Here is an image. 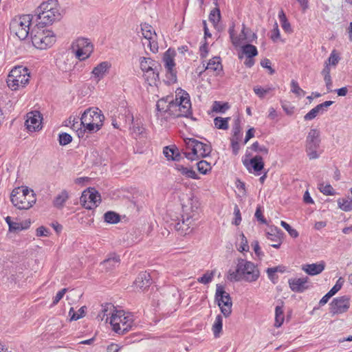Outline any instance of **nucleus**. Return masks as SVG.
<instances>
[{
  "label": "nucleus",
  "mask_w": 352,
  "mask_h": 352,
  "mask_svg": "<svg viewBox=\"0 0 352 352\" xmlns=\"http://www.w3.org/2000/svg\"><path fill=\"white\" fill-rule=\"evenodd\" d=\"M260 276V271L254 263L238 258L235 270H229L228 279L231 282L245 281L253 283Z\"/></svg>",
  "instance_id": "nucleus-1"
},
{
  "label": "nucleus",
  "mask_w": 352,
  "mask_h": 352,
  "mask_svg": "<svg viewBox=\"0 0 352 352\" xmlns=\"http://www.w3.org/2000/svg\"><path fill=\"white\" fill-rule=\"evenodd\" d=\"M109 323L113 330L120 335H123L135 326L133 316L123 310H113L111 314Z\"/></svg>",
  "instance_id": "nucleus-2"
},
{
  "label": "nucleus",
  "mask_w": 352,
  "mask_h": 352,
  "mask_svg": "<svg viewBox=\"0 0 352 352\" xmlns=\"http://www.w3.org/2000/svg\"><path fill=\"white\" fill-rule=\"evenodd\" d=\"M10 201L18 209L28 210L36 203V199L33 190L21 186L13 189L10 194Z\"/></svg>",
  "instance_id": "nucleus-3"
},
{
  "label": "nucleus",
  "mask_w": 352,
  "mask_h": 352,
  "mask_svg": "<svg viewBox=\"0 0 352 352\" xmlns=\"http://www.w3.org/2000/svg\"><path fill=\"white\" fill-rule=\"evenodd\" d=\"M37 19L41 23L47 25L53 23L60 17L59 5L56 0L43 2L36 10Z\"/></svg>",
  "instance_id": "nucleus-4"
},
{
  "label": "nucleus",
  "mask_w": 352,
  "mask_h": 352,
  "mask_svg": "<svg viewBox=\"0 0 352 352\" xmlns=\"http://www.w3.org/2000/svg\"><path fill=\"white\" fill-rule=\"evenodd\" d=\"M104 119V116L100 109L90 107L87 109L82 114L80 125H82L84 131L96 132L103 125Z\"/></svg>",
  "instance_id": "nucleus-5"
},
{
  "label": "nucleus",
  "mask_w": 352,
  "mask_h": 352,
  "mask_svg": "<svg viewBox=\"0 0 352 352\" xmlns=\"http://www.w3.org/2000/svg\"><path fill=\"white\" fill-rule=\"evenodd\" d=\"M186 151L184 155L186 158L191 161L199 158H204L208 156L212 151V146L210 142L204 143L194 138H186L184 140Z\"/></svg>",
  "instance_id": "nucleus-6"
},
{
  "label": "nucleus",
  "mask_w": 352,
  "mask_h": 352,
  "mask_svg": "<svg viewBox=\"0 0 352 352\" xmlns=\"http://www.w3.org/2000/svg\"><path fill=\"white\" fill-rule=\"evenodd\" d=\"M30 80V73L25 67H14L9 73L6 82L12 90H17L24 87Z\"/></svg>",
  "instance_id": "nucleus-7"
},
{
  "label": "nucleus",
  "mask_w": 352,
  "mask_h": 352,
  "mask_svg": "<svg viewBox=\"0 0 352 352\" xmlns=\"http://www.w3.org/2000/svg\"><path fill=\"white\" fill-rule=\"evenodd\" d=\"M31 39L33 45L39 50H45L52 46L56 38L54 33L48 30L34 28L31 32Z\"/></svg>",
  "instance_id": "nucleus-8"
},
{
  "label": "nucleus",
  "mask_w": 352,
  "mask_h": 352,
  "mask_svg": "<svg viewBox=\"0 0 352 352\" xmlns=\"http://www.w3.org/2000/svg\"><path fill=\"white\" fill-rule=\"evenodd\" d=\"M33 16L23 14L14 18L10 23V30L20 40L25 39L30 34V25Z\"/></svg>",
  "instance_id": "nucleus-9"
},
{
  "label": "nucleus",
  "mask_w": 352,
  "mask_h": 352,
  "mask_svg": "<svg viewBox=\"0 0 352 352\" xmlns=\"http://www.w3.org/2000/svg\"><path fill=\"white\" fill-rule=\"evenodd\" d=\"M320 132L317 129H311L306 138L305 151L309 160L318 159L322 151H320Z\"/></svg>",
  "instance_id": "nucleus-10"
},
{
  "label": "nucleus",
  "mask_w": 352,
  "mask_h": 352,
  "mask_svg": "<svg viewBox=\"0 0 352 352\" xmlns=\"http://www.w3.org/2000/svg\"><path fill=\"white\" fill-rule=\"evenodd\" d=\"M174 117L188 116L191 113V103L187 92L180 89L174 102Z\"/></svg>",
  "instance_id": "nucleus-11"
},
{
  "label": "nucleus",
  "mask_w": 352,
  "mask_h": 352,
  "mask_svg": "<svg viewBox=\"0 0 352 352\" xmlns=\"http://www.w3.org/2000/svg\"><path fill=\"white\" fill-rule=\"evenodd\" d=\"M215 300L221 313L225 317H228L232 313V302L230 294L225 291L224 287L220 284L216 286Z\"/></svg>",
  "instance_id": "nucleus-12"
},
{
  "label": "nucleus",
  "mask_w": 352,
  "mask_h": 352,
  "mask_svg": "<svg viewBox=\"0 0 352 352\" xmlns=\"http://www.w3.org/2000/svg\"><path fill=\"white\" fill-rule=\"evenodd\" d=\"M175 56V50L168 49L163 56V62L166 69V82L169 85L177 82V71L174 61Z\"/></svg>",
  "instance_id": "nucleus-13"
},
{
  "label": "nucleus",
  "mask_w": 352,
  "mask_h": 352,
  "mask_svg": "<svg viewBox=\"0 0 352 352\" xmlns=\"http://www.w3.org/2000/svg\"><path fill=\"white\" fill-rule=\"evenodd\" d=\"M72 50L75 51L76 58L80 60L88 58L93 52L94 47L89 39L79 38L72 43Z\"/></svg>",
  "instance_id": "nucleus-14"
},
{
  "label": "nucleus",
  "mask_w": 352,
  "mask_h": 352,
  "mask_svg": "<svg viewBox=\"0 0 352 352\" xmlns=\"http://www.w3.org/2000/svg\"><path fill=\"white\" fill-rule=\"evenodd\" d=\"M100 201V195L94 188L84 190L80 197L81 205L89 210L96 208Z\"/></svg>",
  "instance_id": "nucleus-15"
},
{
  "label": "nucleus",
  "mask_w": 352,
  "mask_h": 352,
  "mask_svg": "<svg viewBox=\"0 0 352 352\" xmlns=\"http://www.w3.org/2000/svg\"><path fill=\"white\" fill-rule=\"evenodd\" d=\"M122 116L125 118V122L132 124L130 128L132 134L135 137H141L145 132V129L143 126L142 122L139 120H135L133 114L129 108L124 109V114Z\"/></svg>",
  "instance_id": "nucleus-16"
},
{
  "label": "nucleus",
  "mask_w": 352,
  "mask_h": 352,
  "mask_svg": "<svg viewBox=\"0 0 352 352\" xmlns=\"http://www.w3.org/2000/svg\"><path fill=\"white\" fill-rule=\"evenodd\" d=\"M174 101L168 100V98L160 99L156 104V116L158 118L167 119L168 116H174Z\"/></svg>",
  "instance_id": "nucleus-17"
},
{
  "label": "nucleus",
  "mask_w": 352,
  "mask_h": 352,
  "mask_svg": "<svg viewBox=\"0 0 352 352\" xmlns=\"http://www.w3.org/2000/svg\"><path fill=\"white\" fill-rule=\"evenodd\" d=\"M141 32L142 36L146 40V45L150 50L153 53L157 52L158 51V44L155 40L157 35L153 27L146 23L141 24ZM143 44L146 45L145 43Z\"/></svg>",
  "instance_id": "nucleus-18"
},
{
  "label": "nucleus",
  "mask_w": 352,
  "mask_h": 352,
  "mask_svg": "<svg viewBox=\"0 0 352 352\" xmlns=\"http://www.w3.org/2000/svg\"><path fill=\"white\" fill-rule=\"evenodd\" d=\"M350 307V298L348 296H342L334 298L330 303V312L335 314H340L346 312Z\"/></svg>",
  "instance_id": "nucleus-19"
},
{
  "label": "nucleus",
  "mask_w": 352,
  "mask_h": 352,
  "mask_svg": "<svg viewBox=\"0 0 352 352\" xmlns=\"http://www.w3.org/2000/svg\"><path fill=\"white\" fill-rule=\"evenodd\" d=\"M41 115L38 111L29 112L27 114L25 126L29 131L34 132L41 129Z\"/></svg>",
  "instance_id": "nucleus-20"
},
{
  "label": "nucleus",
  "mask_w": 352,
  "mask_h": 352,
  "mask_svg": "<svg viewBox=\"0 0 352 352\" xmlns=\"http://www.w3.org/2000/svg\"><path fill=\"white\" fill-rule=\"evenodd\" d=\"M243 164L250 173L253 169L256 175H259L260 171L264 168V162L262 157L260 155H256L250 160H244Z\"/></svg>",
  "instance_id": "nucleus-21"
},
{
  "label": "nucleus",
  "mask_w": 352,
  "mask_h": 352,
  "mask_svg": "<svg viewBox=\"0 0 352 352\" xmlns=\"http://www.w3.org/2000/svg\"><path fill=\"white\" fill-rule=\"evenodd\" d=\"M308 277L292 278L289 279L288 283L290 289L297 293H302L309 288Z\"/></svg>",
  "instance_id": "nucleus-22"
},
{
  "label": "nucleus",
  "mask_w": 352,
  "mask_h": 352,
  "mask_svg": "<svg viewBox=\"0 0 352 352\" xmlns=\"http://www.w3.org/2000/svg\"><path fill=\"white\" fill-rule=\"evenodd\" d=\"M111 67V64L109 62H101L97 66L94 67L91 74L97 81H99L102 79L107 74H108Z\"/></svg>",
  "instance_id": "nucleus-23"
},
{
  "label": "nucleus",
  "mask_w": 352,
  "mask_h": 352,
  "mask_svg": "<svg viewBox=\"0 0 352 352\" xmlns=\"http://www.w3.org/2000/svg\"><path fill=\"white\" fill-rule=\"evenodd\" d=\"M325 268V263L322 261L319 263L305 264L302 265V270L310 276H316L320 274Z\"/></svg>",
  "instance_id": "nucleus-24"
},
{
  "label": "nucleus",
  "mask_w": 352,
  "mask_h": 352,
  "mask_svg": "<svg viewBox=\"0 0 352 352\" xmlns=\"http://www.w3.org/2000/svg\"><path fill=\"white\" fill-rule=\"evenodd\" d=\"M204 67H205V70L214 72V75H219L223 71V66L221 63L220 58L217 56L210 59L206 67L204 64Z\"/></svg>",
  "instance_id": "nucleus-25"
},
{
  "label": "nucleus",
  "mask_w": 352,
  "mask_h": 352,
  "mask_svg": "<svg viewBox=\"0 0 352 352\" xmlns=\"http://www.w3.org/2000/svg\"><path fill=\"white\" fill-rule=\"evenodd\" d=\"M136 287L140 289H146L151 284V276L146 272H142L139 274L134 282Z\"/></svg>",
  "instance_id": "nucleus-26"
},
{
  "label": "nucleus",
  "mask_w": 352,
  "mask_h": 352,
  "mask_svg": "<svg viewBox=\"0 0 352 352\" xmlns=\"http://www.w3.org/2000/svg\"><path fill=\"white\" fill-rule=\"evenodd\" d=\"M140 65L143 73L152 69L155 70L156 67H161L158 62L146 57H141L140 58Z\"/></svg>",
  "instance_id": "nucleus-27"
},
{
  "label": "nucleus",
  "mask_w": 352,
  "mask_h": 352,
  "mask_svg": "<svg viewBox=\"0 0 352 352\" xmlns=\"http://www.w3.org/2000/svg\"><path fill=\"white\" fill-rule=\"evenodd\" d=\"M281 234L282 233L277 228L271 229L270 231L266 233L267 239L271 241L276 242V243L272 244V246L274 248H279L281 245Z\"/></svg>",
  "instance_id": "nucleus-28"
},
{
  "label": "nucleus",
  "mask_w": 352,
  "mask_h": 352,
  "mask_svg": "<svg viewBox=\"0 0 352 352\" xmlns=\"http://www.w3.org/2000/svg\"><path fill=\"white\" fill-rule=\"evenodd\" d=\"M161 67H156V69H152L144 72V80L151 86L156 85L157 82L159 80V73Z\"/></svg>",
  "instance_id": "nucleus-29"
},
{
  "label": "nucleus",
  "mask_w": 352,
  "mask_h": 352,
  "mask_svg": "<svg viewBox=\"0 0 352 352\" xmlns=\"http://www.w3.org/2000/svg\"><path fill=\"white\" fill-rule=\"evenodd\" d=\"M69 199V194L67 190H62L59 194H58L54 201H53V206L54 207L58 208V209H62L66 201Z\"/></svg>",
  "instance_id": "nucleus-30"
},
{
  "label": "nucleus",
  "mask_w": 352,
  "mask_h": 352,
  "mask_svg": "<svg viewBox=\"0 0 352 352\" xmlns=\"http://www.w3.org/2000/svg\"><path fill=\"white\" fill-rule=\"evenodd\" d=\"M331 68L330 66L324 63L323 69L321 72L322 75L324 77V80L327 87V92H331L333 90L332 87V80L331 77Z\"/></svg>",
  "instance_id": "nucleus-31"
},
{
  "label": "nucleus",
  "mask_w": 352,
  "mask_h": 352,
  "mask_svg": "<svg viewBox=\"0 0 352 352\" xmlns=\"http://www.w3.org/2000/svg\"><path fill=\"white\" fill-rule=\"evenodd\" d=\"M285 320L284 317V309L283 302H281L280 305H277L275 308V322L274 326L276 327H280Z\"/></svg>",
  "instance_id": "nucleus-32"
},
{
  "label": "nucleus",
  "mask_w": 352,
  "mask_h": 352,
  "mask_svg": "<svg viewBox=\"0 0 352 352\" xmlns=\"http://www.w3.org/2000/svg\"><path fill=\"white\" fill-rule=\"evenodd\" d=\"M182 218L186 221V224L188 225L192 231L197 226L195 223L196 220H197V214L193 211L190 212H184L182 215Z\"/></svg>",
  "instance_id": "nucleus-33"
},
{
  "label": "nucleus",
  "mask_w": 352,
  "mask_h": 352,
  "mask_svg": "<svg viewBox=\"0 0 352 352\" xmlns=\"http://www.w3.org/2000/svg\"><path fill=\"white\" fill-rule=\"evenodd\" d=\"M120 262V256L113 254L110 255L107 259L103 261L102 264L108 270H111L118 266Z\"/></svg>",
  "instance_id": "nucleus-34"
},
{
  "label": "nucleus",
  "mask_w": 352,
  "mask_h": 352,
  "mask_svg": "<svg viewBox=\"0 0 352 352\" xmlns=\"http://www.w3.org/2000/svg\"><path fill=\"white\" fill-rule=\"evenodd\" d=\"M278 18L283 30L287 33H291L292 32V29L290 23L288 21L286 15L283 10H281L279 12Z\"/></svg>",
  "instance_id": "nucleus-35"
},
{
  "label": "nucleus",
  "mask_w": 352,
  "mask_h": 352,
  "mask_svg": "<svg viewBox=\"0 0 352 352\" xmlns=\"http://www.w3.org/2000/svg\"><path fill=\"white\" fill-rule=\"evenodd\" d=\"M242 52L247 58H254L258 54L256 47L251 44H246L242 46Z\"/></svg>",
  "instance_id": "nucleus-36"
},
{
  "label": "nucleus",
  "mask_w": 352,
  "mask_h": 352,
  "mask_svg": "<svg viewBox=\"0 0 352 352\" xmlns=\"http://www.w3.org/2000/svg\"><path fill=\"white\" fill-rule=\"evenodd\" d=\"M175 228L182 235H186L192 232V230L188 225L186 224L183 218H182L181 221L177 222L175 225Z\"/></svg>",
  "instance_id": "nucleus-37"
},
{
  "label": "nucleus",
  "mask_w": 352,
  "mask_h": 352,
  "mask_svg": "<svg viewBox=\"0 0 352 352\" xmlns=\"http://www.w3.org/2000/svg\"><path fill=\"white\" fill-rule=\"evenodd\" d=\"M177 170L184 175H186L187 177L199 179V177L195 173L194 170L192 168H188L187 167H184L182 165H178Z\"/></svg>",
  "instance_id": "nucleus-38"
},
{
  "label": "nucleus",
  "mask_w": 352,
  "mask_h": 352,
  "mask_svg": "<svg viewBox=\"0 0 352 352\" xmlns=\"http://www.w3.org/2000/svg\"><path fill=\"white\" fill-rule=\"evenodd\" d=\"M338 204L341 210L345 212L351 211L352 210V197L339 199Z\"/></svg>",
  "instance_id": "nucleus-39"
},
{
  "label": "nucleus",
  "mask_w": 352,
  "mask_h": 352,
  "mask_svg": "<svg viewBox=\"0 0 352 352\" xmlns=\"http://www.w3.org/2000/svg\"><path fill=\"white\" fill-rule=\"evenodd\" d=\"M223 318L221 315L217 316L214 322L212 325V331L215 338L219 336L220 332L222 330Z\"/></svg>",
  "instance_id": "nucleus-40"
},
{
  "label": "nucleus",
  "mask_w": 352,
  "mask_h": 352,
  "mask_svg": "<svg viewBox=\"0 0 352 352\" xmlns=\"http://www.w3.org/2000/svg\"><path fill=\"white\" fill-rule=\"evenodd\" d=\"M104 221L108 223H116L120 221V215L115 212L108 211L104 214Z\"/></svg>",
  "instance_id": "nucleus-41"
},
{
  "label": "nucleus",
  "mask_w": 352,
  "mask_h": 352,
  "mask_svg": "<svg viewBox=\"0 0 352 352\" xmlns=\"http://www.w3.org/2000/svg\"><path fill=\"white\" fill-rule=\"evenodd\" d=\"M229 120V118H223L221 117H217L214 119V126L217 129L226 130L228 128Z\"/></svg>",
  "instance_id": "nucleus-42"
},
{
  "label": "nucleus",
  "mask_w": 352,
  "mask_h": 352,
  "mask_svg": "<svg viewBox=\"0 0 352 352\" xmlns=\"http://www.w3.org/2000/svg\"><path fill=\"white\" fill-rule=\"evenodd\" d=\"M319 190L324 195H336V191L333 188V187L327 184H324L323 183H321L319 184L318 186Z\"/></svg>",
  "instance_id": "nucleus-43"
},
{
  "label": "nucleus",
  "mask_w": 352,
  "mask_h": 352,
  "mask_svg": "<svg viewBox=\"0 0 352 352\" xmlns=\"http://www.w3.org/2000/svg\"><path fill=\"white\" fill-rule=\"evenodd\" d=\"M340 59V58L339 55L338 54V53L336 52V51L333 50L330 54V56L325 61L324 63L329 65L330 67L331 66L336 67L338 65Z\"/></svg>",
  "instance_id": "nucleus-44"
},
{
  "label": "nucleus",
  "mask_w": 352,
  "mask_h": 352,
  "mask_svg": "<svg viewBox=\"0 0 352 352\" xmlns=\"http://www.w3.org/2000/svg\"><path fill=\"white\" fill-rule=\"evenodd\" d=\"M198 170L202 174H207L211 170L210 164L205 160H201L197 164Z\"/></svg>",
  "instance_id": "nucleus-45"
},
{
  "label": "nucleus",
  "mask_w": 352,
  "mask_h": 352,
  "mask_svg": "<svg viewBox=\"0 0 352 352\" xmlns=\"http://www.w3.org/2000/svg\"><path fill=\"white\" fill-rule=\"evenodd\" d=\"M248 30H247L245 28V27L243 25V29H242V31H241V34L243 35V37L241 38L240 36L238 37V36H233L232 38H231V41H232V44L237 47V46H239L241 45V44L242 43V40H245V39H247L248 38V36H247V32H248Z\"/></svg>",
  "instance_id": "nucleus-46"
},
{
  "label": "nucleus",
  "mask_w": 352,
  "mask_h": 352,
  "mask_svg": "<svg viewBox=\"0 0 352 352\" xmlns=\"http://www.w3.org/2000/svg\"><path fill=\"white\" fill-rule=\"evenodd\" d=\"M291 91L296 94L297 96H304L305 91L302 89L295 80L291 81Z\"/></svg>",
  "instance_id": "nucleus-47"
},
{
  "label": "nucleus",
  "mask_w": 352,
  "mask_h": 352,
  "mask_svg": "<svg viewBox=\"0 0 352 352\" xmlns=\"http://www.w3.org/2000/svg\"><path fill=\"white\" fill-rule=\"evenodd\" d=\"M214 276V272L213 271L207 272L202 276L197 279V281L200 283L206 285L210 283Z\"/></svg>",
  "instance_id": "nucleus-48"
},
{
  "label": "nucleus",
  "mask_w": 352,
  "mask_h": 352,
  "mask_svg": "<svg viewBox=\"0 0 352 352\" xmlns=\"http://www.w3.org/2000/svg\"><path fill=\"white\" fill-rule=\"evenodd\" d=\"M221 19L220 10L218 8H215L212 10L209 14V20L213 24H217Z\"/></svg>",
  "instance_id": "nucleus-49"
},
{
  "label": "nucleus",
  "mask_w": 352,
  "mask_h": 352,
  "mask_svg": "<svg viewBox=\"0 0 352 352\" xmlns=\"http://www.w3.org/2000/svg\"><path fill=\"white\" fill-rule=\"evenodd\" d=\"M229 109L228 103H221L219 101H214L212 105V111L215 112L224 113Z\"/></svg>",
  "instance_id": "nucleus-50"
},
{
  "label": "nucleus",
  "mask_w": 352,
  "mask_h": 352,
  "mask_svg": "<svg viewBox=\"0 0 352 352\" xmlns=\"http://www.w3.org/2000/svg\"><path fill=\"white\" fill-rule=\"evenodd\" d=\"M274 88L273 87H267V88H263L261 87H254V91L256 95H257L259 98H263L264 96L270 93L271 91L274 90Z\"/></svg>",
  "instance_id": "nucleus-51"
},
{
  "label": "nucleus",
  "mask_w": 352,
  "mask_h": 352,
  "mask_svg": "<svg viewBox=\"0 0 352 352\" xmlns=\"http://www.w3.org/2000/svg\"><path fill=\"white\" fill-rule=\"evenodd\" d=\"M85 307H82L79 309L78 312L76 313L74 308H71L69 312V316H71V320H77L80 318L84 316L85 314Z\"/></svg>",
  "instance_id": "nucleus-52"
},
{
  "label": "nucleus",
  "mask_w": 352,
  "mask_h": 352,
  "mask_svg": "<svg viewBox=\"0 0 352 352\" xmlns=\"http://www.w3.org/2000/svg\"><path fill=\"white\" fill-rule=\"evenodd\" d=\"M72 141V137L67 133H62L59 134L58 142L60 145L65 146Z\"/></svg>",
  "instance_id": "nucleus-53"
},
{
  "label": "nucleus",
  "mask_w": 352,
  "mask_h": 352,
  "mask_svg": "<svg viewBox=\"0 0 352 352\" xmlns=\"http://www.w3.org/2000/svg\"><path fill=\"white\" fill-rule=\"evenodd\" d=\"M251 148L255 152L261 153L264 155L268 153V148L265 146L260 145L258 142H254L251 146Z\"/></svg>",
  "instance_id": "nucleus-54"
},
{
  "label": "nucleus",
  "mask_w": 352,
  "mask_h": 352,
  "mask_svg": "<svg viewBox=\"0 0 352 352\" xmlns=\"http://www.w3.org/2000/svg\"><path fill=\"white\" fill-rule=\"evenodd\" d=\"M280 225L283 227L293 238H297L298 236V232L296 229L292 228L287 223L284 221H281Z\"/></svg>",
  "instance_id": "nucleus-55"
},
{
  "label": "nucleus",
  "mask_w": 352,
  "mask_h": 352,
  "mask_svg": "<svg viewBox=\"0 0 352 352\" xmlns=\"http://www.w3.org/2000/svg\"><path fill=\"white\" fill-rule=\"evenodd\" d=\"M344 280L343 278L340 277L338 278L335 285L329 291V292L331 294L332 296L335 295L339 290L341 289L344 284Z\"/></svg>",
  "instance_id": "nucleus-56"
},
{
  "label": "nucleus",
  "mask_w": 352,
  "mask_h": 352,
  "mask_svg": "<svg viewBox=\"0 0 352 352\" xmlns=\"http://www.w3.org/2000/svg\"><path fill=\"white\" fill-rule=\"evenodd\" d=\"M333 103V102L331 100L325 101L321 104L316 105V108L317 109L318 111L320 113H323L324 112L327 111V108L330 107Z\"/></svg>",
  "instance_id": "nucleus-57"
},
{
  "label": "nucleus",
  "mask_w": 352,
  "mask_h": 352,
  "mask_svg": "<svg viewBox=\"0 0 352 352\" xmlns=\"http://www.w3.org/2000/svg\"><path fill=\"white\" fill-rule=\"evenodd\" d=\"M163 153H164L165 157L168 160H178L177 159V155L174 157L175 150L173 148H170L168 146H166L164 148Z\"/></svg>",
  "instance_id": "nucleus-58"
},
{
  "label": "nucleus",
  "mask_w": 352,
  "mask_h": 352,
  "mask_svg": "<svg viewBox=\"0 0 352 352\" xmlns=\"http://www.w3.org/2000/svg\"><path fill=\"white\" fill-rule=\"evenodd\" d=\"M241 241L240 246L238 249L239 252H248L249 250V245L248 243V240L245 235L242 233L241 234Z\"/></svg>",
  "instance_id": "nucleus-59"
},
{
  "label": "nucleus",
  "mask_w": 352,
  "mask_h": 352,
  "mask_svg": "<svg viewBox=\"0 0 352 352\" xmlns=\"http://www.w3.org/2000/svg\"><path fill=\"white\" fill-rule=\"evenodd\" d=\"M28 227V224H27L26 226H23L22 223L12 222V223H10L9 230L11 232L21 231L23 229L27 228Z\"/></svg>",
  "instance_id": "nucleus-60"
},
{
  "label": "nucleus",
  "mask_w": 352,
  "mask_h": 352,
  "mask_svg": "<svg viewBox=\"0 0 352 352\" xmlns=\"http://www.w3.org/2000/svg\"><path fill=\"white\" fill-rule=\"evenodd\" d=\"M72 124L71 126V128L73 129V130H76L77 131V133H78V136L79 138L80 137H82L83 136V134L85 131H84V129L82 130L81 129H79L78 128V126H80V124H78V119L74 118L72 119Z\"/></svg>",
  "instance_id": "nucleus-61"
},
{
  "label": "nucleus",
  "mask_w": 352,
  "mask_h": 352,
  "mask_svg": "<svg viewBox=\"0 0 352 352\" xmlns=\"http://www.w3.org/2000/svg\"><path fill=\"white\" fill-rule=\"evenodd\" d=\"M320 113L318 111L316 107L310 110L305 116H304V119L305 120H311L314 119Z\"/></svg>",
  "instance_id": "nucleus-62"
},
{
  "label": "nucleus",
  "mask_w": 352,
  "mask_h": 352,
  "mask_svg": "<svg viewBox=\"0 0 352 352\" xmlns=\"http://www.w3.org/2000/svg\"><path fill=\"white\" fill-rule=\"evenodd\" d=\"M67 291V288H63L59 291L54 298L52 305H56L58 304V302L63 298Z\"/></svg>",
  "instance_id": "nucleus-63"
},
{
  "label": "nucleus",
  "mask_w": 352,
  "mask_h": 352,
  "mask_svg": "<svg viewBox=\"0 0 352 352\" xmlns=\"http://www.w3.org/2000/svg\"><path fill=\"white\" fill-rule=\"evenodd\" d=\"M122 349V346L116 343H111L107 345L106 350L107 352H119V351Z\"/></svg>",
  "instance_id": "nucleus-64"
}]
</instances>
